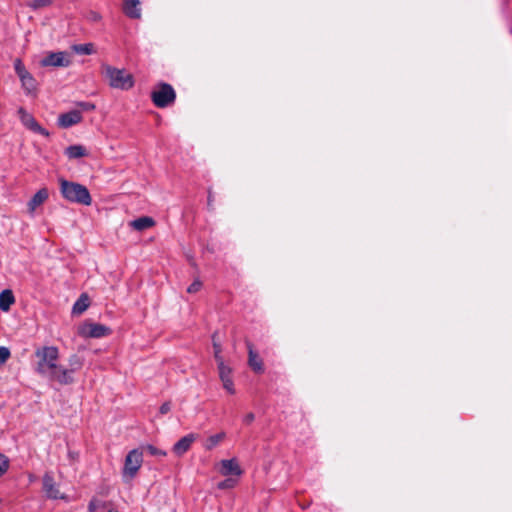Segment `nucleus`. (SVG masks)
I'll return each instance as SVG.
<instances>
[{"label": "nucleus", "instance_id": "f257e3e1", "mask_svg": "<svg viewBox=\"0 0 512 512\" xmlns=\"http://www.w3.org/2000/svg\"><path fill=\"white\" fill-rule=\"evenodd\" d=\"M35 356L38 361L35 371L49 379L56 382V377L59 375L60 365L57 364L59 359V350L55 346H44L35 351Z\"/></svg>", "mask_w": 512, "mask_h": 512}, {"label": "nucleus", "instance_id": "dca6fc26", "mask_svg": "<svg viewBox=\"0 0 512 512\" xmlns=\"http://www.w3.org/2000/svg\"><path fill=\"white\" fill-rule=\"evenodd\" d=\"M21 121L24 124V126L27 127L29 130L41 134L45 137L49 136V132L45 128H43L31 114L28 113L27 115H25V117Z\"/></svg>", "mask_w": 512, "mask_h": 512}, {"label": "nucleus", "instance_id": "5701e85b", "mask_svg": "<svg viewBox=\"0 0 512 512\" xmlns=\"http://www.w3.org/2000/svg\"><path fill=\"white\" fill-rule=\"evenodd\" d=\"M74 52L83 55H91L94 53V45L92 43L76 44L72 46Z\"/></svg>", "mask_w": 512, "mask_h": 512}, {"label": "nucleus", "instance_id": "f3484780", "mask_svg": "<svg viewBox=\"0 0 512 512\" xmlns=\"http://www.w3.org/2000/svg\"><path fill=\"white\" fill-rule=\"evenodd\" d=\"M155 225V221L152 217L143 216L139 217L130 222V226L137 231H144Z\"/></svg>", "mask_w": 512, "mask_h": 512}, {"label": "nucleus", "instance_id": "ea45409f", "mask_svg": "<svg viewBox=\"0 0 512 512\" xmlns=\"http://www.w3.org/2000/svg\"><path fill=\"white\" fill-rule=\"evenodd\" d=\"M18 114L20 116V119L22 120L25 117V115H27L28 113L23 107H20L18 109Z\"/></svg>", "mask_w": 512, "mask_h": 512}, {"label": "nucleus", "instance_id": "c85d7f7f", "mask_svg": "<svg viewBox=\"0 0 512 512\" xmlns=\"http://www.w3.org/2000/svg\"><path fill=\"white\" fill-rule=\"evenodd\" d=\"M9 468V459L0 453V477L3 476Z\"/></svg>", "mask_w": 512, "mask_h": 512}, {"label": "nucleus", "instance_id": "ddd939ff", "mask_svg": "<svg viewBox=\"0 0 512 512\" xmlns=\"http://www.w3.org/2000/svg\"><path fill=\"white\" fill-rule=\"evenodd\" d=\"M197 436L194 433H190L178 440L173 446V452L177 456L184 455L191 447L192 443L196 440Z\"/></svg>", "mask_w": 512, "mask_h": 512}, {"label": "nucleus", "instance_id": "2f4dec72", "mask_svg": "<svg viewBox=\"0 0 512 512\" xmlns=\"http://www.w3.org/2000/svg\"><path fill=\"white\" fill-rule=\"evenodd\" d=\"M202 287V282L200 280H195L192 284H190L187 288L188 293H196Z\"/></svg>", "mask_w": 512, "mask_h": 512}, {"label": "nucleus", "instance_id": "7c9ffc66", "mask_svg": "<svg viewBox=\"0 0 512 512\" xmlns=\"http://www.w3.org/2000/svg\"><path fill=\"white\" fill-rule=\"evenodd\" d=\"M11 356L10 350L7 347L0 346V363H5Z\"/></svg>", "mask_w": 512, "mask_h": 512}, {"label": "nucleus", "instance_id": "79ce46f5", "mask_svg": "<svg viewBox=\"0 0 512 512\" xmlns=\"http://www.w3.org/2000/svg\"><path fill=\"white\" fill-rule=\"evenodd\" d=\"M109 512H117V511H112V510H110Z\"/></svg>", "mask_w": 512, "mask_h": 512}, {"label": "nucleus", "instance_id": "0eeeda50", "mask_svg": "<svg viewBox=\"0 0 512 512\" xmlns=\"http://www.w3.org/2000/svg\"><path fill=\"white\" fill-rule=\"evenodd\" d=\"M111 333V329L100 323L85 322L78 329V334L85 338H102Z\"/></svg>", "mask_w": 512, "mask_h": 512}, {"label": "nucleus", "instance_id": "20e7f679", "mask_svg": "<svg viewBox=\"0 0 512 512\" xmlns=\"http://www.w3.org/2000/svg\"><path fill=\"white\" fill-rule=\"evenodd\" d=\"M151 100L157 108H166L174 104L176 92L172 85L159 82L151 92Z\"/></svg>", "mask_w": 512, "mask_h": 512}, {"label": "nucleus", "instance_id": "a878e982", "mask_svg": "<svg viewBox=\"0 0 512 512\" xmlns=\"http://www.w3.org/2000/svg\"><path fill=\"white\" fill-rule=\"evenodd\" d=\"M14 69H15V72L17 74V76L19 77V79L23 78L24 76L26 75H29L30 72L27 71V69L25 68L23 62L21 59L17 58L15 61H14Z\"/></svg>", "mask_w": 512, "mask_h": 512}, {"label": "nucleus", "instance_id": "aec40b11", "mask_svg": "<svg viewBox=\"0 0 512 512\" xmlns=\"http://www.w3.org/2000/svg\"><path fill=\"white\" fill-rule=\"evenodd\" d=\"M14 302L15 297L11 290L6 289L0 293V310L8 311Z\"/></svg>", "mask_w": 512, "mask_h": 512}, {"label": "nucleus", "instance_id": "4468645a", "mask_svg": "<svg viewBox=\"0 0 512 512\" xmlns=\"http://www.w3.org/2000/svg\"><path fill=\"white\" fill-rule=\"evenodd\" d=\"M123 12L131 19L141 17L140 0H123Z\"/></svg>", "mask_w": 512, "mask_h": 512}, {"label": "nucleus", "instance_id": "58836bf2", "mask_svg": "<svg viewBox=\"0 0 512 512\" xmlns=\"http://www.w3.org/2000/svg\"><path fill=\"white\" fill-rule=\"evenodd\" d=\"M254 419H255L254 413L250 412V413L245 415V417L243 418V422L246 425H249V424H251L254 421Z\"/></svg>", "mask_w": 512, "mask_h": 512}, {"label": "nucleus", "instance_id": "c756f323", "mask_svg": "<svg viewBox=\"0 0 512 512\" xmlns=\"http://www.w3.org/2000/svg\"><path fill=\"white\" fill-rule=\"evenodd\" d=\"M236 484V480L232 478L225 479L218 483L217 487L221 490L233 488Z\"/></svg>", "mask_w": 512, "mask_h": 512}, {"label": "nucleus", "instance_id": "423d86ee", "mask_svg": "<svg viewBox=\"0 0 512 512\" xmlns=\"http://www.w3.org/2000/svg\"><path fill=\"white\" fill-rule=\"evenodd\" d=\"M143 462V452L139 449H133L131 450L124 462V467L122 471L123 478L126 480L133 479L138 470L140 469Z\"/></svg>", "mask_w": 512, "mask_h": 512}, {"label": "nucleus", "instance_id": "72a5a7b5", "mask_svg": "<svg viewBox=\"0 0 512 512\" xmlns=\"http://www.w3.org/2000/svg\"><path fill=\"white\" fill-rule=\"evenodd\" d=\"M102 506H104V503H102L101 501H98L96 499H92L89 502L88 511L89 512H96L97 508L98 507H102Z\"/></svg>", "mask_w": 512, "mask_h": 512}, {"label": "nucleus", "instance_id": "a211bd4d", "mask_svg": "<svg viewBox=\"0 0 512 512\" xmlns=\"http://www.w3.org/2000/svg\"><path fill=\"white\" fill-rule=\"evenodd\" d=\"M21 86L27 95H36L37 93V81L30 73L20 79Z\"/></svg>", "mask_w": 512, "mask_h": 512}, {"label": "nucleus", "instance_id": "412c9836", "mask_svg": "<svg viewBox=\"0 0 512 512\" xmlns=\"http://www.w3.org/2000/svg\"><path fill=\"white\" fill-rule=\"evenodd\" d=\"M90 305V300L87 294H81L77 301L74 303L72 313L75 315L82 314Z\"/></svg>", "mask_w": 512, "mask_h": 512}, {"label": "nucleus", "instance_id": "9d476101", "mask_svg": "<svg viewBox=\"0 0 512 512\" xmlns=\"http://www.w3.org/2000/svg\"><path fill=\"white\" fill-rule=\"evenodd\" d=\"M43 482V491L46 493L48 498L51 499H59L63 498L60 495V491L55 483L54 477L51 473L46 472L42 479Z\"/></svg>", "mask_w": 512, "mask_h": 512}, {"label": "nucleus", "instance_id": "9b49d317", "mask_svg": "<svg viewBox=\"0 0 512 512\" xmlns=\"http://www.w3.org/2000/svg\"><path fill=\"white\" fill-rule=\"evenodd\" d=\"M83 117L80 111L71 110L67 113H63L58 118V124L62 128H69L82 121Z\"/></svg>", "mask_w": 512, "mask_h": 512}, {"label": "nucleus", "instance_id": "b1692460", "mask_svg": "<svg viewBox=\"0 0 512 512\" xmlns=\"http://www.w3.org/2000/svg\"><path fill=\"white\" fill-rule=\"evenodd\" d=\"M217 366L219 371V377L222 382L226 381V379L232 378V369L229 366L225 365L224 362L218 363Z\"/></svg>", "mask_w": 512, "mask_h": 512}, {"label": "nucleus", "instance_id": "1a4fd4ad", "mask_svg": "<svg viewBox=\"0 0 512 512\" xmlns=\"http://www.w3.org/2000/svg\"><path fill=\"white\" fill-rule=\"evenodd\" d=\"M245 343L248 350V364L250 368L256 373H263L264 366L262 359L254 350V346L249 340H246Z\"/></svg>", "mask_w": 512, "mask_h": 512}, {"label": "nucleus", "instance_id": "6e6552de", "mask_svg": "<svg viewBox=\"0 0 512 512\" xmlns=\"http://www.w3.org/2000/svg\"><path fill=\"white\" fill-rule=\"evenodd\" d=\"M70 63L71 60L66 52H50L40 61L43 67H68Z\"/></svg>", "mask_w": 512, "mask_h": 512}, {"label": "nucleus", "instance_id": "2eb2a0df", "mask_svg": "<svg viewBox=\"0 0 512 512\" xmlns=\"http://www.w3.org/2000/svg\"><path fill=\"white\" fill-rule=\"evenodd\" d=\"M220 472L224 476L236 475L239 476L242 473V470L236 461V459H227L221 461Z\"/></svg>", "mask_w": 512, "mask_h": 512}, {"label": "nucleus", "instance_id": "4be33fe9", "mask_svg": "<svg viewBox=\"0 0 512 512\" xmlns=\"http://www.w3.org/2000/svg\"><path fill=\"white\" fill-rule=\"evenodd\" d=\"M226 437L225 432H220L215 435L208 437L204 443V448L206 450H212L216 446H218Z\"/></svg>", "mask_w": 512, "mask_h": 512}, {"label": "nucleus", "instance_id": "cd10ccee", "mask_svg": "<svg viewBox=\"0 0 512 512\" xmlns=\"http://www.w3.org/2000/svg\"><path fill=\"white\" fill-rule=\"evenodd\" d=\"M140 451H146L151 456H166V452L164 450H161L150 444L143 446Z\"/></svg>", "mask_w": 512, "mask_h": 512}, {"label": "nucleus", "instance_id": "6ab92c4d", "mask_svg": "<svg viewBox=\"0 0 512 512\" xmlns=\"http://www.w3.org/2000/svg\"><path fill=\"white\" fill-rule=\"evenodd\" d=\"M65 155L70 159H77L87 156L88 153L82 145H70L65 149Z\"/></svg>", "mask_w": 512, "mask_h": 512}, {"label": "nucleus", "instance_id": "bb28decb", "mask_svg": "<svg viewBox=\"0 0 512 512\" xmlns=\"http://www.w3.org/2000/svg\"><path fill=\"white\" fill-rule=\"evenodd\" d=\"M212 342H213V349H214V358H215L217 364L220 362H224V359L221 355V352H222L221 345H220V343H218L216 341V334H213Z\"/></svg>", "mask_w": 512, "mask_h": 512}, {"label": "nucleus", "instance_id": "7ed1b4c3", "mask_svg": "<svg viewBox=\"0 0 512 512\" xmlns=\"http://www.w3.org/2000/svg\"><path fill=\"white\" fill-rule=\"evenodd\" d=\"M102 73L108 79L109 86L114 89L129 90L134 86V77L125 69H119L108 64L102 65Z\"/></svg>", "mask_w": 512, "mask_h": 512}, {"label": "nucleus", "instance_id": "f704fd0d", "mask_svg": "<svg viewBox=\"0 0 512 512\" xmlns=\"http://www.w3.org/2000/svg\"><path fill=\"white\" fill-rule=\"evenodd\" d=\"M78 106L81 107L83 111H92L95 109V105L91 102H80Z\"/></svg>", "mask_w": 512, "mask_h": 512}, {"label": "nucleus", "instance_id": "393cba45", "mask_svg": "<svg viewBox=\"0 0 512 512\" xmlns=\"http://www.w3.org/2000/svg\"><path fill=\"white\" fill-rule=\"evenodd\" d=\"M53 4V0H32L26 3V6L33 9L39 10L44 7L51 6Z\"/></svg>", "mask_w": 512, "mask_h": 512}, {"label": "nucleus", "instance_id": "a19ab883", "mask_svg": "<svg viewBox=\"0 0 512 512\" xmlns=\"http://www.w3.org/2000/svg\"><path fill=\"white\" fill-rule=\"evenodd\" d=\"M310 504H311L310 502L303 503V504L300 503V506H301L302 509H307L310 506Z\"/></svg>", "mask_w": 512, "mask_h": 512}, {"label": "nucleus", "instance_id": "e433bc0d", "mask_svg": "<svg viewBox=\"0 0 512 512\" xmlns=\"http://www.w3.org/2000/svg\"><path fill=\"white\" fill-rule=\"evenodd\" d=\"M88 19L94 22H98L101 20V15L96 11H90L88 13Z\"/></svg>", "mask_w": 512, "mask_h": 512}, {"label": "nucleus", "instance_id": "f8f14e48", "mask_svg": "<svg viewBox=\"0 0 512 512\" xmlns=\"http://www.w3.org/2000/svg\"><path fill=\"white\" fill-rule=\"evenodd\" d=\"M49 197V191L46 187L39 189L27 203L28 212L33 214L37 207L41 206Z\"/></svg>", "mask_w": 512, "mask_h": 512}, {"label": "nucleus", "instance_id": "f03ea898", "mask_svg": "<svg viewBox=\"0 0 512 512\" xmlns=\"http://www.w3.org/2000/svg\"><path fill=\"white\" fill-rule=\"evenodd\" d=\"M58 181L61 196L65 200L84 206L91 205L92 198L86 186L77 182L68 181L64 178H60Z\"/></svg>", "mask_w": 512, "mask_h": 512}, {"label": "nucleus", "instance_id": "4c0bfd02", "mask_svg": "<svg viewBox=\"0 0 512 512\" xmlns=\"http://www.w3.org/2000/svg\"><path fill=\"white\" fill-rule=\"evenodd\" d=\"M213 201H214L213 193H212L211 189H209L208 190V197H207V207H208L209 210H213L214 209Z\"/></svg>", "mask_w": 512, "mask_h": 512}, {"label": "nucleus", "instance_id": "c9c22d12", "mask_svg": "<svg viewBox=\"0 0 512 512\" xmlns=\"http://www.w3.org/2000/svg\"><path fill=\"white\" fill-rule=\"evenodd\" d=\"M171 410V403L169 401L167 402H164L160 408H159V412L160 414L164 415V414H167L169 411Z\"/></svg>", "mask_w": 512, "mask_h": 512}, {"label": "nucleus", "instance_id": "39448f33", "mask_svg": "<svg viewBox=\"0 0 512 512\" xmlns=\"http://www.w3.org/2000/svg\"><path fill=\"white\" fill-rule=\"evenodd\" d=\"M84 364L81 356L73 354L69 357L68 368L60 366L59 375L56 377V382L60 385H70L75 382L73 374L79 371Z\"/></svg>", "mask_w": 512, "mask_h": 512}, {"label": "nucleus", "instance_id": "473e14b6", "mask_svg": "<svg viewBox=\"0 0 512 512\" xmlns=\"http://www.w3.org/2000/svg\"><path fill=\"white\" fill-rule=\"evenodd\" d=\"M223 383V387L224 389L230 393V394H235V389H234V383H233V380L232 378H229V379H226V381L222 382Z\"/></svg>", "mask_w": 512, "mask_h": 512}]
</instances>
